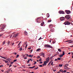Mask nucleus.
<instances>
[{
    "mask_svg": "<svg viewBox=\"0 0 73 73\" xmlns=\"http://www.w3.org/2000/svg\"><path fill=\"white\" fill-rule=\"evenodd\" d=\"M65 18L66 19L68 20V21H69L70 20L69 19L70 18V16L69 15H66L65 17Z\"/></svg>",
    "mask_w": 73,
    "mask_h": 73,
    "instance_id": "obj_1",
    "label": "nucleus"
},
{
    "mask_svg": "<svg viewBox=\"0 0 73 73\" xmlns=\"http://www.w3.org/2000/svg\"><path fill=\"white\" fill-rule=\"evenodd\" d=\"M45 48H52V46L48 44H46L44 45Z\"/></svg>",
    "mask_w": 73,
    "mask_h": 73,
    "instance_id": "obj_2",
    "label": "nucleus"
},
{
    "mask_svg": "<svg viewBox=\"0 0 73 73\" xmlns=\"http://www.w3.org/2000/svg\"><path fill=\"white\" fill-rule=\"evenodd\" d=\"M40 21H41V19H40V17L37 18L36 20V21L37 22V23H40V22H41Z\"/></svg>",
    "mask_w": 73,
    "mask_h": 73,
    "instance_id": "obj_3",
    "label": "nucleus"
},
{
    "mask_svg": "<svg viewBox=\"0 0 73 73\" xmlns=\"http://www.w3.org/2000/svg\"><path fill=\"white\" fill-rule=\"evenodd\" d=\"M64 24H65V25H70V23L69 21H66L64 23Z\"/></svg>",
    "mask_w": 73,
    "mask_h": 73,
    "instance_id": "obj_4",
    "label": "nucleus"
},
{
    "mask_svg": "<svg viewBox=\"0 0 73 73\" xmlns=\"http://www.w3.org/2000/svg\"><path fill=\"white\" fill-rule=\"evenodd\" d=\"M4 27H6V25H3V27L0 29V30H1V29L2 30H1V31H3V29L5 28Z\"/></svg>",
    "mask_w": 73,
    "mask_h": 73,
    "instance_id": "obj_5",
    "label": "nucleus"
},
{
    "mask_svg": "<svg viewBox=\"0 0 73 73\" xmlns=\"http://www.w3.org/2000/svg\"><path fill=\"white\" fill-rule=\"evenodd\" d=\"M66 13L67 14H69L70 13V11L69 10H66L65 11Z\"/></svg>",
    "mask_w": 73,
    "mask_h": 73,
    "instance_id": "obj_6",
    "label": "nucleus"
},
{
    "mask_svg": "<svg viewBox=\"0 0 73 73\" xmlns=\"http://www.w3.org/2000/svg\"><path fill=\"white\" fill-rule=\"evenodd\" d=\"M65 42H68V43H69V44H70V43H73V41L72 40H67Z\"/></svg>",
    "mask_w": 73,
    "mask_h": 73,
    "instance_id": "obj_7",
    "label": "nucleus"
},
{
    "mask_svg": "<svg viewBox=\"0 0 73 73\" xmlns=\"http://www.w3.org/2000/svg\"><path fill=\"white\" fill-rule=\"evenodd\" d=\"M59 13L60 14H64L65 13V12L63 11H60L59 12Z\"/></svg>",
    "mask_w": 73,
    "mask_h": 73,
    "instance_id": "obj_8",
    "label": "nucleus"
},
{
    "mask_svg": "<svg viewBox=\"0 0 73 73\" xmlns=\"http://www.w3.org/2000/svg\"><path fill=\"white\" fill-rule=\"evenodd\" d=\"M60 19L61 21H63L65 20V18L64 17H61L60 18Z\"/></svg>",
    "mask_w": 73,
    "mask_h": 73,
    "instance_id": "obj_9",
    "label": "nucleus"
},
{
    "mask_svg": "<svg viewBox=\"0 0 73 73\" xmlns=\"http://www.w3.org/2000/svg\"><path fill=\"white\" fill-rule=\"evenodd\" d=\"M19 33H18L14 35H13V37H16L17 36L19 35Z\"/></svg>",
    "mask_w": 73,
    "mask_h": 73,
    "instance_id": "obj_10",
    "label": "nucleus"
},
{
    "mask_svg": "<svg viewBox=\"0 0 73 73\" xmlns=\"http://www.w3.org/2000/svg\"><path fill=\"white\" fill-rule=\"evenodd\" d=\"M46 61L47 62H49V57H48V58H46Z\"/></svg>",
    "mask_w": 73,
    "mask_h": 73,
    "instance_id": "obj_11",
    "label": "nucleus"
},
{
    "mask_svg": "<svg viewBox=\"0 0 73 73\" xmlns=\"http://www.w3.org/2000/svg\"><path fill=\"white\" fill-rule=\"evenodd\" d=\"M49 27L50 29H51V28H52L53 27V25H49Z\"/></svg>",
    "mask_w": 73,
    "mask_h": 73,
    "instance_id": "obj_12",
    "label": "nucleus"
},
{
    "mask_svg": "<svg viewBox=\"0 0 73 73\" xmlns=\"http://www.w3.org/2000/svg\"><path fill=\"white\" fill-rule=\"evenodd\" d=\"M64 68L65 69H68V67L66 66V65H65Z\"/></svg>",
    "mask_w": 73,
    "mask_h": 73,
    "instance_id": "obj_13",
    "label": "nucleus"
},
{
    "mask_svg": "<svg viewBox=\"0 0 73 73\" xmlns=\"http://www.w3.org/2000/svg\"><path fill=\"white\" fill-rule=\"evenodd\" d=\"M44 24V22H43L41 23L40 25L41 26H43Z\"/></svg>",
    "mask_w": 73,
    "mask_h": 73,
    "instance_id": "obj_14",
    "label": "nucleus"
},
{
    "mask_svg": "<svg viewBox=\"0 0 73 73\" xmlns=\"http://www.w3.org/2000/svg\"><path fill=\"white\" fill-rule=\"evenodd\" d=\"M44 64H45V65H46V64H47V63H48L47 62H46V61H45L44 62Z\"/></svg>",
    "mask_w": 73,
    "mask_h": 73,
    "instance_id": "obj_15",
    "label": "nucleus"
},
{
    "mask_svg": "<svg viewBox=\"0 0 73 73\" xmlns=\"http://www.w3.org/2000/svg\"><path fill=\"white\" fill-rule=\"evenodd\" d=\"M7 45H8H8H9V44H10V41H8L7 42Z\"/></svg>",
    "mask_w": 73,
    "mask_h": 73,
    "instance_id": "obj_16",
    "label": "nucleus"
},
{
    "mask_svg": "<svg viewBox=\"0 0 73 73\" xmlns=\"http://www.w3.org/2000/svg\"><path fill=\"white\" fill-rule=\"evenodd\" d=\"M54 29H52L50 30V31H51V32H54Z\"/></svg>",
    "mask_w": 73,
    "mask_h": 73,
    "instance_id": "obj_17",
    "label": "nucleus"
},
{
    "mask_svg": "<svg viewBox=\"0 0 73 73\" xmlns=\"http://www.w3.org/2000/svg\"><path fill=\"white\" fill-rule=\"evenodd\" d=\"M33 55H31V54L29 56V57H33Z\"/></svg>",
    "mask_w": 73,
    "mask_h": 73,
    "instance_id": "obj_18",
    "label": "nucleus"
},
{
    "mask_svg": "<svg viewBox=\"0 0 73 73\" xmlns=\"http://www.w3.org/2000/svg\"><path fill=\"white\" fill-rule=\"evenodd\" d=\"M24 33L26 35H28V33H27V32L26 31H25Z\"/></svg>",
    "mask_w": 73,
    "mask_h": 73,
    "instance_id": "obj_19",
    "label": "nucleus"
},
{
    "mask_svg": "<svg viewBox=\"0 0 73 73\" xmlns=\"http://www.w3.org/2000/svg\"><path fill=\"white\" fill-rule=\"evenodd\" d=\"M42 56H43V57H45L44 56H45V54H44V53H42Z\"/></svg>",
    "mask_w": 73,
    "mask_h": 73,
    "instance_id": "obj_20",
    "label": "nucleus"
},
{
    "mask_svg": "<svg viewBox=\"0 0 73 73\" xmlns=\"http://www.w3.org/2000/svg\"><path fill=\"white\" fill-rule=\"evenodd\" d=\"M62 65H63L62 64H59V67H62Z\"/></svg>",
    "mask_w": 73,
    "mask_h": 73,
    "instance_id": "obj_21",
    "label": "nucleus"
},
{
    "mask_svg": "<svg viewBox=\"0 0 73 73\" xmlns=\"http://www.w3.org/2000/svg\"><path fill=\"white\" fill-rule=\"evenodd\" d=\"M46 15L47 17H49V13L47 14Z\"/></svg>",
    "mask_w": 73,
    "mask_h": 73,
    "instance_id": "obj_22",
    "label": "nucleus"
},
{
    "mask_svg": "<svg viewBox=\"0 0 73 73\" xmlns=\"http://www.w3.org/2000/svg\"><path fill=\"white\" fill-rule=\"evenodd\" d=\"M58 51H59V52H61V49L60 48L58 49Z\"/></svg>",
    "mask_w": 73,
    "mask_h": 73,
    "instance_id": "obj_23",
    "label": "nucleus"
},
{
    "mask_svg": "<svg viewBox=\"0 0 73 73\" xmlns=\"http://www.w3.org/2000/svg\"><path fill=\"white\" fill-rule=\"evenodd\" d=\"M1 58H4V59H7L6 58H5V57H3L2 56H1Z\"/></svg>",
    "mask_w": 73,
    "mask_h": 73,
    "instance_id": "obj_24",
    "label": "nucleus"
},
{
    "mask_svg": "<svg viewBox=\"0 0 73 73\" xmlns=\"http://www.w3.org/2000/svg\"><path fill=\"white\" fill-rule=\"evenodd\" d=\"M41 50V49H40V48H38V49H37L36 50V51L37 52H38V51H39V50Z\"/></svg>",
    "mask_w": 73,
    "mask_h": 73,
    "instance_id": "obj_25",
    "label": "nucleus"
},
{
    "mask_svg": "<svg viewBox=\"0 0 73 73\" xmlns=\"http://www.w3.org/2000/svg\"><path fill=\"white\" fill-rule=\"evenodd\" d=\"M52 21L51 20H49L48 21V23H50V22H51Z\"/></svg>",
    "mask_w": 73,
    "mask_h": 73,
    "instance_id": "obj_26",
    "label": "nucleus"
},
{
    "mask_svg": "<svg viewBox=\"0 0 73 73\" xmlns=\"http://www.w3.org/2000/svg\"><path fill=\"white\" fill-rule=\"evenodd\" d=\"M5 40L4 41L3 43V45H4V44H5Z\"/></svg>",
    "mask_w": 73,
    "mask_h": 73,
    "instance_id": "obj_27",
    "label": "nucleus"
},
{
    "mask_svg": "<svg viewBox=\"0 0 73 73\" xmlns=\"http://www.w3.org/2000/svg\"><path fill=\"white\" fill-rule=\"evenodd\" d=\"M63 56V55L62 54H61L60 55V57H62Z\"/></svg>",
    "mask_w": 73,
    "mask_h": 73,
    "instance_id": "obj_28",
    "label": "nucleus"
},
{
    "mask_svg": "<svg viewBox=\"0 0 73 73\" xmlns=\"http://www.w3.org/2000/svg\"><path fill=\"white\" fill-rule=\"evenodd\" d=\"M57 59L58 60H61V58H57Z\"/></svg>",
    "mask_w": 73,
    "mask_h": 73,
    "instance_id": "obj_29",
    "label": "nucleus"
},
{
    "mask_svg": "<svg viewBox=\"0 0 73 73\" xmlns=\"http://www.w3.org/2000/svg\"><path fill=\"white\" fill-rule=\"evenodd\" d=\"M34 65H35V64H36V63H37V62L36 61H34Z\"/></svg>",
    "mask_w": 73,
    "mask_h": 73,
    "instance_id": "obj_30",
    "label": "nucleus"
},
{
    "mask_svg": "<svg viewBox=\"0 0 73 73\" xmlns=\"http://www.w3.org/2000/svg\"><path fill=\"white\" fill-rule=\"evenodd\" d=\"M27 46H28V44H26V46H25V49H27Z\"/></svg>",
    "mask_w": 73,
    "mask_h": 73,
    "instance_id": "obj_31",
    "label": "nucleus"
},
{
    "mask_svg": "<svg viewBox=\"0 0 73 73\" xmlns=\"http://www.w3.org/2000/svg\"><path fill=\"white\" fill-rule=\"evenodd\" d=\"M19 55L18 54L17 55V56H16V57L17 58H18V57H19Z\"/></svg>",
    "mask_w": 73,
    "mask_h": 73,
    "instance_id": "obj_32",
    "label": "nucleus"
},
{
    "mask_svg": "<svg viewBox=\"0 0 73 73\" xmlns=\"http://www.w3.org/2000/svg\"><path fill=\"white\" fill-rule=\"evenodd\" d=\"M6 60L7 61H10V60H11V59H7Z\"/></svg>",
    "mask_w": 73,
    "mask_h": 73,
    "instance_id": "obj_33",
    "label": "nucleus"
},
{
    "mask_svg": "<svg viewBox=\"0 0 73 73\" xmlns=\"http://www.w3.org/2000/svg\"><path fill=\"white\" fill-rule=\"evenodd\" d=\"M25 55H27L26 56V57H28L29 56V55H28V54H25Z\"/></svg>",
    "mask_w": 73,
    "mask_h": 73,
    "instance_id": "obj_34",
    "label": "nucleus"
},
{
    "mask_svg": "<svg viewBox=\"0 0 73 73\" xmlns=\"http://www.w3.org/2000/svg\"><path fill=\"white\" fill-rule=\"evenodd\" d=\"M64 54H65V52H63L62 54V55L64 56Z\"/></svg>",
    "mask_w": 73,
    "mask_h": 73,
    "instance_id": "obj_35",
    "label": "nucleus"
},
{
    "mask_svg": "<svg viewBox=\"0 0 73 73\" xmlns=\"http://www.w3.org/2000/svg\"><path fill=\"white\" fill-rule=\"evenodd\" d=\"M23 50V48H22V47H21L20 49H19V50Z\"/></svg>",
    "mask_w": 73,
    "mask_h": 73,
    "instance_id": "obj_36",
    "label": "nucleus"
},
{
    "mask_svg": "<svg viewBox=\"0 0 73 73\" xmlns=\"http://www.w3.org/2000/svg\"><path fill=\"white\" fill-rule=\"evenodd\" d=\"M3 35V34H0V37H1Z\"/></svg>",
    "mask_w": 73,
    "mask_h": 73,
    "instance_id": "obj_37",
    "label": "nucleus"
},
{
    "mask_svg": "<svg viewBox=\"0 0 73 73\" xmlns=\"http://www.w3.org/2000/svg\"><path fill=\"white\" fill-rule=\"evenodd\" d=\"M16 61H17V59L13 61L14 62H16Z\"/></svg>",
    "mask_w": 73,
    "mask_h": 73,
    "instance_id": "obj_38",
    "label": "nucleus"
},
{
    "mask_svg": "<svg viewBox=\"0 0 73 73\" xmlns=\"http://www.w3.org/2000/svg\"><path fill=\"white\" fill-rule=\"evenodd\" d=\"M40 58V56H37V58Z\"/></svg>",
    "mask_w": 73,
    "mask_h": 73,
    "instance_id": "obj_39",
    "label": "nucleus"
},
{
    "mask_svg": "<svg viewBox=\"0 0 73 73\" xmlns=\"http://www.w3.org/2000/svg\"><path fill=\"white\" fill-rule=\"evenodd\" d=\"M39 66L40 67H42V66H43L42 65H40Z\"/></svg>",
    "mask_w": 73,
    "mask_h": 73,
    "instance_id": "obj_40",
    "label": "nucleus"
},
{
    "mask_svg": "<svg viewBox=\"0 0 73 73\" xmlns=\"http://www.w3.org/2000/svg\"><path fill=\"white\" fill-rule=\"evenodd\" d=\"M1 67H3V65H0V68H1Z\"/></svg>",
    "mask_w": 73,
    "mask_h": 73,
    "instance_id": "obj_41",
    "label": "nucleus"
},
{
    "mask_svg": "<svg viewBox=\"0 0 73 73\" xmlns=\"http://www.w3.org/2000/svg\"><path fill=\"white\" fill-rule=\"evenodd\" d=\"M38 67H37V68H35L34 69H38Z\"/></svg>",
    "mask_w": 73,
    "mask_h": 73,
    "instance_id": "obj_42",
    "label": "nucleus"
},
{
    "mask_svg": "<svg viewBox=\"0 0 73 73\" xmlns=\"http://www.w3.org/2000/svg\"><path fill=\"white\" fill-rule=\"evenodd\" d=\"M11 66H12V64H11L10 65V66H9V68H10Z\"/></svg>",
    "mask_w": 73,
    "mask_h": 73,
    "instance_id": "obj_43",
    "label": "nucleus"
},
{
    "mask_svg": "<svg viewBox=\"0 0 73 73\" xmlns=\"http://www.w3.org/2000/svg\"><path fill=\"white\" fill-rule=\"evenodd\" d=\"M39 61H41V58H40L39 60Z\"/></svg>",
    "mask_w": 73,
    "mask_h": 73,
    "instance_id": "obj_44",
    "label": "nucleus"
},
{
    "mask_svg": "<svg viewBox=\"0 0 73 73\" xmlns=\"http://www.w3.org/2000/svg\"><path fill=\"white\" fill-rule=\"evenodd\" d=\"M59 71L60 72H62V69H60L59 70Z\"/></svg>",
    "mask_w": 73,
    "mask_h": 73,
    "instance_id": "obj_45",
    "label": "nucleus"
},
{
    "mask_svg": "<svg viewBox=\"0 0 73 73\" xmlns=\"http://www.w3.org/2000/svg\"><path fill=\"white\" fill-rule=\"evenodd\" d=\"M42 62H39V64H42Z\"/></svg>",
    "mask_w": 73,
    "mask_h": 73,
    "instance_id": "obj_46",
    "label": "nucleus"
},
{
    "mask_svg": "<svg viewBox=\"0 0 73 73\" xmlns=\"http://www.w3.org/2000/svg\"><path fill=\"white\" fill-rule=\"evenodd\" d=\"M52 60H51V61H50V62H49V63H50H50H52Z\"/></svg>",
    "mask_w": 73,
    "mask_h": 73,
    "instance_id": "obj_47",
    "label": "nucleus"
},
{
    "mask_svg": "<svg viewBox=\"0 0 73 73\" xmlns=\"http://www.w3.org/2000/svg\"><path fill=\"white\" fill-rule=\"evenodd\" d=\"M41 37H40L38 40H41Z\"/></svg>",
    "mask_w": 73,
    "mask_h": 73,
    "instance_id": "obj_48",
    "label": "nucleus"
},
{
    "mask_svg": "<svg viewBox=\"0 0 73 73\" xmlns=\"http://www.w3.org/2000/svg\"><path fill=\"white\" fill-rule=\"evenodd\" d=\"M55 61H58V59H55Z\"/></svg>",
    "mask_w": 73,
    "mask_h": 73,
    "instance_id": "obj_49",
    "label": "nucleus"
},
{
    "mask_svg": "<svg viewBox=\"0 0 73 73\" xmlns=\"http://www.w3.org/2000/svg\"><path fill=\"white\" fill-rule=\"evenodd\" d=\"M62 73H64V71H63V70H62Z\"/></svg>",
    "mask_w": 73,
    "mask_h": 73,
    "instance_id": "obj_50",
    "label": "nucleus"
},
{
    "mask_svg": "<svg viewBox=\"0 0 73 73\" xmlns=\"http://www.w3.org/2000/svg\"><path fill=\"white\" fill-rule=\"evenodd\" d=\"M53 56L51 57H50V59H52V58H53Z\"/></svg>",
    "mask_w": 73,
    "mask_h": 73,
    "instance_id": "obj_51",
    "label": "nucleus"
},
{
    "mask_svg": "<svg viewBox=\"0 0 73 73\" xmlns=\"http://www.w3.org/2000/svg\"><path fill=\"white\" fill-rule=\"evenodd\" d=\"M14 44H15V43H13L12 44V45H11V46H12L13 45H14Z\"/></svg>",
    "mask_w": 73,
    "mask_h": 73,
    "instance_id": "obj_52",
    "label": "nucleus"
},
{
    "mask_svg": "<svg viewBox=\"0 0 73 73\" xmlns=\"http://www.w3.org/2000/svg\"><path fill=\"white\" fill-rule=\"evenodd\" d=\"M53 62H52L51 63V65H54L53 64Z\"/></svg>",
    "mask_w": 73,
    "mask_h": 73,
    "instance_id": "obj_53",
    "label": "nucleus"
},
{
    "mask_svg": "<svg viewBox=\"0 0 73 73\" xmlns=\"http://www.w3.org/2000/svg\"><path fill=\"white\" fill-rule=\"evenodd\" d=\"M30 60H28V61H27V63H29V61H30Z\"/></svg>",
    "mask_w": 73,
    "mask_h": 73,
    "instance_id": "obj_54",
    "label": "nucleus"
},
{
    "mask_svg": "<svg viewBox=\"0 0 73 73\" xmlns=\"http://www.w3.org/2000/svg\"><path fill=\"white\" fill-rule=\"evenodd\" d=\"M63 72H66V70H64V71H63Z\"/></svg>",
    "mask_w": 73,
    "mask_h": 73,
    "instance_id": "obj_55",
    "label": "nucleus"
},
{
    "mask_svg": "<svg viewBox=\"0 0 73 73\" xmlns=\"http://www.w3.org/2000/svg\"><path fill=\"white\" fill-rule=\"evenodd\" d=\"M29 68H33V67H29Z\"/></svg>",
    "mask_w": 73,
    "mask_h": 73,
    "instance_id": "obj_56",
    "label": "nucleus"
},
{
    "mask_svg": "<svg viewBox=\"0 0 73 73\" xmlns=\"http://www.w3.org/2000/svg\"><path fill=\"white\" fill-rule=\"evenodd\" d=\"M29 60H30V61H32V59H30Z\"/></svg>",
    "mask_w": 73,
    "mask_h": 73,
    "instance_id": "obj_57",
    "label": "nucleus"
},
{
    "mask_svg": "<svg viewBox=\"0 0 73 73\" xmlns=\"http://www.w3.org/2000/svg\"><path fill=\"white\" fill-rule=\"evenodd\" d=\"M66 65V66H68V64H66V65Z\"/></svg>",
    "mask_w": 73,
    "mask_h": 73,
    "instance_id": "obj_58",
    "label": "nucleus"
},
{
    "mask_svg": "<svg viewBox=\"0 0 73 73\" xmlns=\"http://www.w3.org/2000/svg\"><path fill=\"white\" fill-rule=\"evenodd\" d=\"M8 62V61H5V63H7Z\"/></svg>",
    "mask_w": 73,
    "mask_h": 73,
    "instance_id": "obj_59",
    "label": "nucleus"
},
{
    "mask_svg": "<svg viewBox=\"0 0 73 73\" xmlns=\"http://www.w3.org/2000/svg\"><path fill=\"white\" fill-rule=\"evenodd\" d=\"M40 56H42V53L40 54Z\"/></svg>",
    "mask_w": 73,
    "mask_h": 73,
    "instance_id": "obj_60",
    "label": "nucleus"
},
{
    "mask_svg": "<svg viewBox=\"0 0 73 73\" xmlns=\"http://www.w3.org/2000/svg\"><path fill=\"white\" fill-rule=\"evenodd\" d=\"M32 51H33V50H31L30 51V52H31H31H32Z\"/></svg>",
    "mask_w": 73,
    "mask_h": 73,
    "instance_id": "obj_61",
    "label": "nucleus"
},
{
    "mask_svg": "<svg viewBox=\"0 0 73 73\" xmlns=\"http://www.w3.org/2000/svg\"><path fill=\"white\" fill-rule=\"evenodd\" d=\"M31 49V47L29 48L28 49Z\"/></svg>",
    "mask_w": 73,
    "mask_h": 73,
    "instance_id": "obj_62",
    "label": "nucleus"
},
{
    "mask_svg": "<svg viewBox=\"0 0 73 73\" xmlns=\"http://www.w3.org/2000/svg\"><path fill=\"white\" fill-rule=\"evenodd\" d=\"M24 59H27V57L24 58Z\"/></svg>",
    "mask_w": 73,
    "mask_h": 73,
    "instance_id": "obj_63",
    "label": "nucleus"
},
{
    "mask_svg": "<svg viewBox=\"0 0 73 73\" xmlns=\"http://www.w3.org/2000/svg\"><path fill=\"white\" fill-rule=\"evenodd\" d=\"M54 70V72H56V70Z\"/></svg>",
    "mask_w": 73,
    "mask_h": 73,
    "instance_id": "obj_64",
    "label": "nucleus"
}]
</instances>
